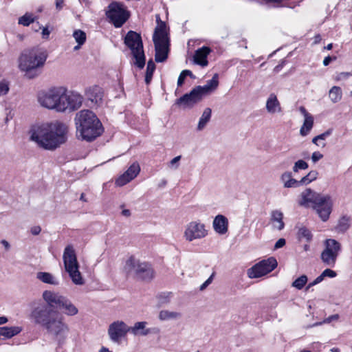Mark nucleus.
<instances>
[{"mask_svg": "<svg viewBox=\"0 0 352 352\" xmlns=\"http://www.w3.org/2000/svg\"><path fill=\"white\" fill-rule=\"evenodd\" d=\"M329 96L332 102H338L341 100L342 97V91L341 88L338 86L332 87L329 90Z\"/></svg>", "mask_w": 352, "mask_h": 352, "instance_id": "72a5a7b5", "label": "nucleus"}, {"mask_svg": "<svg viewBox=\"0 0 352 352\" xmlns=\"http://www.w3.org/2000/svg\"><path fill=\"white\" fill-rule=\"evenodd\" d=\"M155 49V61L164 62L168 57L169 50V38L166 31V25L161 22L157 25L153 36Z\"/></svg>", "mask_w": 352, "mask_h": 352, "instance_id": "423d86ee", "label": "nucleus"}, {"mask_svg": "<svg viewBox=\"0 0 352 352\" xmlns=\"http://www.w3.org/2000/svg\"><path fill=\"white\" fill-rule=\"evenodd\" d=\"M213 280V274H212L203 284L201 285L199 289L204 291L206 287L211 284Z\"/></svg>", "mask_w": 352, "mask_h": 352, "instance_id": "3c124183", "label": "nucleus"}, {"mask_svg": "<svg viewBox=\"0 0 352 352\" xmlns=\"http://www.w3.org/2000/svg\"><path fill=\"white\" fill-rule=\"evenodd\" d=\"M338 319H339V315L333 314V315H331V316H329L328 318H327L322 322L316 323L315 324H314V326L321 324L322 323H329L333 320H337Z\"/></svg>", "mask_w": 352, "mask_h": 352, "instance_id": "8fccbe9b", "label": "nucleus"}, {"mask_svg": "<svg viewBox=\"0 0 352 352\" xmlns=\"http://www.w3.org/2000/svg\"><path fill=\"white\" fill-rule=\"evenodd\" d=\"M41 231V228L39 226H34L32 228L31 232L33 235L38 234Z\"/></svg>", "mask_w": 352, "mask_h": 352, "instance_id": "4d7b16f0", "label": "nucleus"}, {"mask_svg": "<svg viewBox=\"0 0 352 352\" xmlns=\"http://www.w3.org/2000/svg\"><path fill=\"white\" fill-rule=\"evenodd\" d=\"M65 296L52 290H45L43 292L42 298L47 305L51 307H60Z\"/></svg>", "mask_w": 352, "mask_h": 352, "instance_id": "6ab92c4d", "label": "nucleus"}, {"mask_svg": "<svg viewBox=\"0 0 352 352\" xmlns=\"http://www.w3.org/2000/svg\"><path fill=\"white\" fill-rule=\"evenodd\" d=\"M63 312L68 316H74L78 313V309L76 305L67 297L64 298L60 307Z\"/></svg>", "mask_w": 352, "mask_h": 352, "instance_id": "a878e982", "label": "nucleus"}, {"mask_svg": "<svg viewBox=\"0 0 352 352\" xmlns=\"http://www.w3.org/2000/svg\"><path fill=\"white\" fill-rule=\"evenodd\" d=\"M323 158V155L320 151H315L311 155V161L313 163H316L319 160Z\"/></svg>", "mask_w": 352, "mask_h": 352, "instance_id": "09e8293b", "label": "nucleus"}, {"mask_svg": "<svg viewBox=\"0 0 352 352\" xmlns=\"http://www.w3.org/2000/svg\"><path fill=\"white\" fill-rule=\"evenodd\" d=\"M321 36L320 34H316L315 36H314V44H318L319 43L320 41H321Z\"/></svg>", "mask_w": 352, "mask_h": 352, "instance_id": "0e129e2a", "label": "nucleus"}, {"mask_svg": "<svg viewBox=\"0 0 352 352\" xmlns=\"http://www.w3.org/2000/svg\"><path fill=\"white\" fill-rule=\"evenodd\" d=\"M76 137L86 142H92L100 136L104 129L97 116L91 110L82 109L75 116Z\"/></svg>", "mask_w": 352, "mask_h": 352, "instance_id": "20e7f679", "label": "nucleus"}, {"mask_svg": "<svg viewBox=\"0 0 352 352\" xmlns=\"http://www.w3.org/2000/svg\"><path fill=\"white\" fill-rule=\"evenodd\" d=\"M318 176V173L316 170L310 171L306 176L300 179L301 184H308L311 182L316 180Z\"/></svg>", "mask_w": 352, "mask_h": 352, "instance_id": "58836bf2", "label": "nucleus"}, {"mask_svg": "<svg viewBox=\"0 0 352 352\" xmlns=\"http://www.w3.org/2000/svg\"><path fill=\"white\" fill-rule=\"evenodd\" d=\"M307 280L308 278L306 275H301L292 283V286L298 290H300L305 286Z\"/></svg>", "mask_w": 352, "mask_h": 352, "instance_id": "e433bc0d", "label": "nucleus"}, {"mask_svg": "<svg viewBox=\"0 0 352 352\" xmlns=\"http://www.w3.org/2000/svg\"><path fill=\"white\" fill-rule=\"evenodd\" d=\"M63 260L65 270L69 274L72 282L76 285H83L85 281L79 270L80 265L72 245H68L65 247L63 254Z\"/></svg>", "mask_w": 352, "mask_h": 352, "instance_id": "39448f33", "label": "nucleus"}, {"mask_svg": "<svg viewBox=\"0 0 352 352\" xmlns=\"http://www.w3.org/2000/svg\"><path fill=\"white\" fill-rule=\"evenodd\" d=\"M63 6V0H56V7L58 10H60Z\"/></svg>", "mask_w": 352, "mask_h": 352, "instance_id": "052dcab7", "label": "nucleus"}, {"mask_svg": "<svg viewBox=\"0 0 352 352\" xmlns=\"http://www.w3.org/2000/svg\"><path fill=\"white\" fill-rule=\"evenodd\" d=\"M277 266V261L274 257L263 260L248 270L247 274L250 278H258L273 271Z\"/></svg>", "mask_w": 352, "mask_h": 352, "instance_id": "ddd939ff", "label": "nucleus"}, {"mask_svg": "<svg viewBox=\"0 0 352 352\" xmlns=\"http://www.w3.org/2000/svg\"><path fill=\"white\" fill-rule=\"evenodd\" d=\"M155 70V65L154 62L152 60H148L145 75V82L147 85L151 82Z\"/></svg>", "mask_w": 352, "mask_h": 352, "instance_id": "c9c22d12", "label": "nucleus"}, {"mask_svg": "<svg viewBox=\"0 0 352 352\" xmlns=\"http://www.w3.org/2000/svg\"><path fill=\"white\" fill-rule=\"evenodd\" d=\"M341 250L340 243L333 239H327L324 241V249L321 252V261L327 266L334 267Z\"/></svg>", "mask_w": 352, "mask_h": 352, "instance_id": "f8f14e48", "label": "nucleus"}, {"mask_svg": "<svg viewBox=\"0 0 352 352\" xmlns=\"http://www.w3.org/2000/svg\"><path fill=\"white\" fill-rule=\"evenodd\" d=\"M140 166L138 162H133L129 168L116 180V184L118 186H124L135 179L140 173Z\"/></svg>", "mask_w": 352, "mask_h": 352, "instance_id": "f3484780", "label": "nucleus"}, {"mask_svg": "<svg viewBox=\"0 0 352 352\" xmlns=\"http://www.w3.org/2000/svg\"><path fill=\"white\" fill-rule=\"evenodd\" d=\"M308 166V164L305 161L302 160H299L294 163L292 169L294 173H297L298 172L299 170L307 169Z\"/></svg>", "mask_w": 352, "mask_h": 352, "instance_id": "79ce46f5", "label": "nucleus"}, {"mask_svg": "<svg viewBox=\"0 0 352 352\" xmlns=\"http://www.w3.org/2000/svg\"><path fill=\"white\" fill-rule=\"evenodd\" d=\"M228 219L223 214H217L213 219L212 228L220 235L226 234L228 231Z\"/></svg>", "mask_w": 352, "mask_h": 352, "instance_id": "aec40b11", "label": "nucleus"}, {"mask_svg": "<svg viewBox=\"0 0 352 352\" xmlns=\"http://www.w3.org/2000/svg\"><path fill=\"white\" fill-rule=\"evenodd\" d=\"M8 321V318L5 316L0 317V324L6 323Z\"/></svg>", "mask_w": 352, "mask_h": 352, "instance_id": "69168bd1", "label": "nucleus"}, {"mask_svg": "<svg viewBox=\"0 0 352 352\" xmlns=\"http://www.w3.org/2000/svg\"><path fill=\"white\" fill-rule=\"evenodd\" d=\"M322 274L323 276V277L325 278L326 277H329V278H335L336 276H337V274L335 271L329 269V268H327V269H325L322 272Z\"/></svg>", "mask_w": 352, "mask_h": 352, "instance_id": "de8ad7c7", "label": "nucleus"}, {"mask_svg": "<svg viewBox=\"0 0 352 352\" xmlns=\"http://www.w3.org/2000/svg\"><path fill=\"white\" fill-rule=\"evenodd\" d=\"M212 111L210 108H206L199 118L197 129L200 131H202L206 126L207 123L210 121L211 118Z\"/></svg>", "mask_w": 352, "mask_h": 352, "instance_id": "2f4dec72", "label": "nucleus"}, {"mask_svg": "<svg viewBox=\"0 0 352 352\" xmlns=\"http://www.w3.org/2000/svg\"><path fill=\"white\" fill-rule=\"evenodd\" d=\"M324 279V278L323 277L322 274H321L320 276H318L314 280H315V283L318 284V283H321Z\"/></svg>", "mask_w": 352, "mask_h": 352, "instance_id": "e2e57ef3", "label": "nucleus"}, {"mask_svg": "<svg viewBox=\"0 0 352 352\" xmlns=\"http://www.w3.org/2000/svg\"><path fill=\"white\" fill-rule=\"evenodd\" d=\"M36 278L44 283L53 285L59 284L58 278L49 272H39L36 274Z\"/></svg>", "mask_w": 352, "mask_h": 352, "instance_id": "7c9ffc66", "label": "nucleus"}, {"mask_svg": "<svg viewBox=\"0 0 352 352\" xmlns=\"http://www.w3.org/2000/svg\"><path fill=\"white\" fill-rule=\"evenodd\" d=\"M86 94L91 102L98 104L101 102L103 97V91L99 86H93L86 91Z\"/></svg>", "mask_w": 352, "mask_h": 352, "instance_id": "bb28decb", "label": "nucleus"}, {"mask_svg": "<svg viewBox=\"0 0 352 352\" xmlns=\"http://www.w3.org/2000/svg\"><path fill=\"white\" fill-rule=\"evenodd\" d=\"M73 37L77 43V45L74 47V50H78L85 43L87 38L86 34L80 30H76L73 32Z\"/></svg>", "mask_w": 352, "mask_h": 352, "instance_id": "473e14b6", "label": "nucleus"}, {"mask_svg": "<svg viewBox=\"0 0 352 352\" xmlns=\"http://www.w3.org/2000/svg\"><path fill=\"white\" fill-rule=\"evenodd\" d=\"M50 30L47 29V28H43V30H42V35H43V37L45 38H48L49 36H50Z\"/></svg>", "mask_w": 352, "mask_h": 352, "instance_id": "13d9d810", "label": "nucleus"}, {"mask_svg": "<svg viewBox=\"0 0 352 352\" xmlns=\"http://www.w3.org/2000/svg\"><path fill=\"white\" fill-rule=\"evenodd\" d=\"M185 78H186V76L184 75V74L181 72V74L179 76L178 80H177V85L179 87L182 86L183 85Z\"/></svg>", "mask_w": 352, "mask_h": 352, "instance_id": "6e6d98bb", "label": "nucleus"}, {"mask_svg": "<svg viewBox=\"0 0 352 352\" xmlns=\"http://www.w3.org/2000/svg\"><path fill=\"white\" fill-rule=\"evenodd\" d=\"M122 214L125 217H129L131 214L130 210L127 209H124L122 211Z\"/></svg>", "mask_w": 352, "mask_h": 352, "instance_id": "338daca9", "label": "nucleus"}, {"mask_svg": "<svg viewBox=\"0 0 352 352\" xmlns=\"http://www.w3.org/2000/svg\"><path fill=\"white\" fill-rule=\"evenodd\" d=\"M124 43L129 48L135 59L134 65L142 69L145 65V56L140 34L129 31L124 37Z\"/></svg>", "mask_w": 352, "mask_h": 352, "instance_id": "0eeeda50", "label": "nucleus"}, {"mask_svg": "<svg viewBox=\"0 0 352 352\" xmlns=\"http://www.w3.org/2000/svg\"><path fill=\"white\" fill-rule=\"evenodd\" d=\"M47 54L39 50H32L23 52L19 58V68L24 72H30L44 65Z\"/></svg>", "mask_w": 352, "mask_h": 352, "instance_id": "6e6552de", "label": "nucleus"}, {"mask_svg": "<svg viewBox=\"0 0 352 352\" xmlns=\"http://www.w3.org/2000/svg\"><path fill=\"white\" fill-rule=\"evenodd\" d=\"M351 76V74L350 72H341L338 74L336 79L338 80H340L342 79H346V78H348Z\"/></svg>", "mask_w": 352, "mask_h": 352, "instance_id": "864d4df0", "label": "nucleus"}, {"mask_svg": "<svg viewBox=\"0 0 352 352\" xmlns=\"http://www.w3.org/2000/svg\"><path fill=\"white\" fill-rule=\"evenodd\" d=\"M31 318L35 323L45 327L54 337L58 345L65 343L69 328L56 311L43 305L36 307L31 313Z\"/></svg>", "mask_w": 352, "mask_h": 352, "instance_id": "7ed1b4c3", "label": "nucleus"}, {"mask_svg": "<svg viewBox=\"0 0 352 352\" xmlns=\"http://www.w3.org/2000/svg\"><path fill=\"white\" fill-rule=\"evenodd\" d=\"M350 221L348 217H343L340 219L336 229L341 232H344L349 229Z\"/></svg>", "mask_w": 352, "mask_h": 352, "instance_id": "4c0bfd02", "label": "nucleus"}, {"mask_svg": "<svg viewBox=\"0 0 352 352\" xmlns=\"http://www.w3.org/2000/svg\"><path fill=\"white\" fill-rule=\"evenodd\" d=\"M10 90L9 82L6 80L0 81V98L8 94Z\"/></svg>", "mask_w": 352, "mask_h": 352, "instance_id": "37998d69", "label": "nucleus"}, {"mask_svg": "<svg viewBox=\"0 0 352 352\" xmlns=\"http://www.w3.org/2000/svg\"><path fill=\"white\" fill-rule=\"evenodd\" d=\"M106 16L116 28H120L128 20L130 13L123 3L113 1L107 7Z\"/></svg>", "mask_w": 352, "mask_h": 352, "instance_id": "9d476101", "label": "nucleus"}, {"mask_svg": "<svg viewBox=\"0 0 352 352\" xmlns=\"http://www.w3.org/2000/svg\"><path fill=\"white\" fill-rule=\"evenodd\" d=\"M333 201L330 195H324L316 205H314V209L318 214L322 221L328 220L332 211Z\"/></svg>", "mask_w": 352, "mask_h": 352, "instance_id": "2eb2a0df", "label": "nucleus"}, {"mask_svg": "<svg viewBox=\"0 0 352 352\" xmlns=\"http://www.w3.org/2000/svg\"><path fill=\"white\" fill-rule=\"evenodd\" d=\"M129 332V326L124 321L119 320L111 322L107 329L109 338L114 343H120Z\"/></svg>", "mask_w": 352, "mask_h": 352, "instance_id": "4468645a", "label": "nucleus"}, {"mask_svg": "<svg viewBox=\"0 0 352 352\" xmlns=\"http://www.w3.org/2000/svg\"><path fill=\"white\" fill-rule=\"evenodd\" d=\"M265 109L270 114H278L283 111L280 102H279L277 96L272 93L269 95L266 100Z\"/></svg>", "mask_w": 352, "mask_h": 352, "instance_id": "412c9836", "label": "nucleus"}, {"mask_svg": "<svg viewBox=\"0 0 352 352\" xmlns=\"http://www.w3.org/2000/svg\"><path fill=\"white\" fill-rule=\"evenodd\" d=\"M200 100L201 98L199 95H198L195 89H193L189 94H186L179 98L177 100V103L178 104H182L185 107H190Z\"/></svg>", "mask_w": 352, "mask_h": 352, "instance_id": "5701e85b", "label": "nucleus"}, {"mask_svg": "<svg viewBox=\"0 0 352 352\" xmlns=\"http://www.w3.org/2000/svg\"><path fill=\"white\" fill-rule=\"evenodd\" d=\"M38 104L48 110L57 113L73 112L80 109L83 96L75 91H69L64 86H54L38 94Z\"/></svg>", "mask_w": 352, "mask_h": 352, "instance_id": "f257e3e1", "label": "nucleus"}, {"mask_svg": "<svg viewBox=\"0 0 352 352\" xmlns=\"http://www.w3.org/2000/svg\"><path fill=\"white\" fill-rule=\"evenodd\" d=\"M331 60V56H329L325 57L324 59L323 60V65L324 66H327L330 63Z\"/></svg>", "mask_w": 352, "mask_h": 352, "instance_id": "680f3d73", "label": "nucleus"}, {"mask_svg": "<svg viewBox=\"0 0 352 352\" xmlns=\"http://www.w3.org/2000/svg\"><path fill=\"white\" fill-rule=\"evenodd\" d=\"M182 318V314L178 311L163 309L159 312L158 318L160 321L177 320Z\"/></svg>", "mask_w": 352, "mask_h": 352, "instance_id": "c85d7f7f", "label": "nucleus"}, {"mask_svg": "<svg viewBox=\"0 0 352 352\" xmlns=\"http://www.w3.org/2000/svg\"><path fill=\"white\" fill-rule=\"evenodd\" d=\"M34 18L32 14L26 13L19 19V24L23 26H28L30 23H33Z\"/></svg>", "mask_w": 352, "mask_h": 352, "instance_id": "ea45409f", "label": "nucleus"}, {"mask_svg": "<svg viewBox=\"0 0 352 352\" xmlns=\"http://www.w3.org/2000/svg\"><path fill=\"white\" fill-rule=\"evenodd\" d=\"M283 214L280 210H275L271 213V221L273 224V228L278 230H281L284 228L285 223L283 221Z\"/></svg>", "mask_w": 352, "mask_h": 352, "instance_id": "cd10ccee", "label": "nucleus"}, {"mask_svg": "<svg viewBox=\"0 0 352 352\" xmlns=\"http://www.w3.org/2000/svg\"><path fill=\"white\" fill-rule=\"evenodd\" d=\"M285 239H279L275 243L274 249H279L283 247L285 245Z\"/></svg>", "mask_w": 352, "mask_h": 352, "instance_id": "603ef678", "label": "nucleus"}, {"mask_svg": "<svg viewBox=\"0 0 352 352\" xmlns=\"http://www.w3.org/2000/svg\"><path fill=\"white\" fill-rule=\"evenodd\" d=\"M323 195H324L314 192L310 188H307L301 192L298 204L301 206L306 208H314V205H316Z\"/></svg>", "mask_w": 352, "mask_h": 352, "instance_id": "dca6fc26", "label": "nucleus"}, {"mask_svg": "<svg viewBox=\"0 0 352 352\" xmlns=\"http://www.w3.org/2000/svg\"><path fill=\"white\" fill-rule=\"evenodd\" d=\"M19 327H0V340L11 338L21 331Z\"/></svg>", "mask_w": 352, "mask_h": 352, "instance_id": "c756f323", "label": "nucleus"}, {"mask_svg": "<svg viewBox=\"0 0 352 352\" xmlns=\"http://www.w3.org/2000/svg\"><path fill=\"white\" fill-rule=\"evenodd\" d=\"M67 126L58 120L34 125L30 131V139L41 148L54 151L67 140Z\"/></svg>", "mask_w": 352, "mask_h": 352, "instance_id": "f03ea898", "label": "nucleus"}, {"mask_svg": "<svg viewBox=\"0 0 352 352\" xmlns=\"http://www.w3.org/2000/svg\"><path fill=\"white\" fill-rule=\"evenodd\" d=\"M147 324L146 321L136 322L129 327V332L135 336H146L152 333L151 329L146 327Z\"/></svg>", "mask_w": 352, "mask_h": 352, "instance_id": "b1692460", "label": "nucleus"}, {"mask_svg": "<svg viewBox=\"0 0 352 352\" xmlns=\"http://www.w3.org/2000/svg\"><path fill=\"white\" fill-rule=\"evenodd\" d=\"M280 181L286 188H297L302 185L300 180L293 178L292 173L289 171H285L280 175Z\"/></svg>", "mask_w": 352, "mask_h": 352, "instance_id": "393cba45", "label": "nucleus"}, {"mask_svg": "<svg viewBox=\"0 0 352 352\" xmlns=\"http://www.w3.org/2000/svg\"><path fill=\"white\" fill-rule=\"evenodd\" d=\"M331 134V130H327L325 132L314 137L313 139H312V142L313 143H316V140H322L324 141L327 137H329L330 135Z\"/></svg>", "mask_w": 352, "mask_h": 352, "instance_id": "a18cd8bd", "label": "nucleus"}, {"mask_svg": "<svg viewBox=\"0 0 352 352\" xmlns=\"http://www.w3.org/2000/svg\"><path fill=\"white\" fill-rule=\"evenodd\" d=\"M98 352H111L108 348L102 346L100 348Z\"/></svg>", "mask_w": 352, "mask_h": 352, "instance_id": "774afa93", "label": "nucleus"}, {"mask_svg": "<svg viewBox=\"0 0 352 352\" xmlns=\"http://www.w3.org/2000/svg\"><path fill=\"white\" fill-rule=\"evenodd\" d=\"M297 236L300 241L305 240L307 242H309L311 241L313 235L308 228L305 226H301L298 228Z\"/></svg>", "mask_w": 352, "mask_h": 352, "instance_id": "f704fd0d", "label": "nucleus"}, {"mask_svg": "<svg viewBox=\"0 0 352 352\" xmlns=\"http://www.w3.org/2000/svg\"><path fill=\"white\" fill-rule=\"evenodd\" d=\"M194 89L196 91L197 94L199 95L201 99L202 98L203 96L212 92L210 90V89L206 86V85L204 86H197Z\"/></svg>", "mask_w": 352, "mask_h": 352, "instance_id": "c03bdc74", "label": "nucleus"}, {"mask_svg": "<svg viewBox=\"0 0 352 352\" xmlns=\"http://www.w3.org/2000/svg\"><path fill=\"white\" fill-rule=\"evenodd\" d=\"M211 52L210 47L204 46L197 50L194 55V63L203 67H206L208 65V56Z\"/></svg>", "mask_w": 352, "mask_h": 352, "instance_id": "4be33fe9", "label": "nucleus"}, {"mask_svg": "<svg viewBox=\"0 0 352 352\" xmlns=\"http://www.w3.org/2000/svg\"><path fill=\"white\" fill-rule=\"evenodd\" d=\"M1 243L3 245L6 250H9L10 249V245L8 241L3 239L1 241Z\"/></svg>", "mask_w": 352, "mask_h": 352, "instance_id": "bf43d9fd", "label": "nucleus"}, {"mask_svg": "<svg viewBox=\"0 0 352 352\" xmlns=\"http://www.w3.org/2000/svg\"><path fill=\"white\" fill-rule=\"evenodd\" d=\"M181 155H178L170 160L168 163V167L172 169H177L179 166V161L181 160Z\"/></svg>", "mask_w": 352, "mask_h": 352, "instance_id": "49530a36", "label": "nucleus"}, {"mask_svg": "<svg viewBox=\"0 0 352 352\" xmlns=\"http://www.w3.org/2000/svg\"><path fill=\"white\" fill-rule=\"evenodd\" d=\"M124 271L128 275L134 276L142 280H148L154 276V272L150 264L141 262L133 256L126 260Z\"/></svg>", "mask_w": 352, "mask_h": 352, "instance_id": "1a4fd4ad", "label": "nucleus"}, {"mask_svg": "<svg viewBox=\"0 0 352 352\" xmlns=\"http://www.w3.org/2000/svg\"><path fill=\"white\" fill-rule=\"evenodd\" d=\"M298 109L304 117L303 124L300 129V134L305 137L307 135L312 129L314 120L313 116L309 113L304 107L300 106Z\"/></svg>", "mask_w": 352, "mask_h": 352, "instance_id": "a211bd4d", "label": "nucleus"}, {"mask_svg": "<svg viewBox=\"0 0 352 352\" xmlns=\"http://www.w3.org/2000/svg\"><path fill=\"white\" fill-rule=\"evenodd\" d=\"M14 113L12 110H6V117L5 118V123L7 124L10 120L13 118Z\"/></svg>", "mask_w": 352, "mask_h": 352, "instance_id": "5fc2aeb1", "label": "nucleus"}, {"mask_svg": "<svg viewBox=\"0 0 352 352\" xmlns=\"http://www.w3.org/2000/svg\"><path fill=\"white\" fill-rule=\"evenodd\" d=\"M206 85L211 91H214L219 85V75L217 74H214L212 79L207 81Z\"/></svg>", "mask_w": 352, "mask_h": 352, "instance_id": "a19ab883", "label": "nucleus"}, {"mask_svg": "<svg viewBox=\"0 0 352 352\" xmlns=\"http://www.w3.org/2000/svg\"><path fill=\"white\" fill-rule=\"evenodd\" d=\"M208 235V230L205 223L200 220L190 221L186 224L183 237L188 243L201 240Z\"/></svg>", "mask_w": 352, "mask_h": 352, "instance_id": "9b49d317", "label": "nucleus"}]
</instances>
